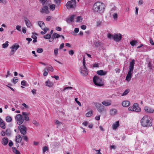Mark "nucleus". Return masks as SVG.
Returning <instances> with one entry per match:
<instances>
[{
    "label": "nucleus",
    "instance_id": "nucleus-1",
    "mask_svg": "<svg viewBox=\"0 0 154 154\" xmlns=\"http://www.w3.org/2000/svg\"><path fill=\"white\" fill-rule=\"evenodd\" d=\"M105 8V5L100 2H95L93 5V10L95 13L102 14L104 12Z\"/></svg>",
    "mask_w": 154,
    "mask_h": 154
},
{
    "label": "nucleus",
    "instance_id": "nucleus-2",
    "mask_svg": "<svg viewBox=\"0 0 154 154\" xmlns=\"http://www.w3.org/2000/svg\"><path fill=\"white\" fill-rule=\"evenodd\" d=\"M152 118L148 116H144L140 121L141 125L144 127H149L152 125Z\"/></svg>",
    "mask_w": 154,
    "mask_h": 154
},
{
    "label": "nucleus",
    "instance_id": "nucleus-3",
    "mask_svg": "<svg viewBox=\"0 0 154 154\" xmlns=\"http://www.w3.org/2000/svg\"><path fill=\"white\" fill-rule=\"evenodd\" d=\"M93 81L94 84L96 86H101L104 85L102 79L97 76L95 75L94 77Z\"/></svg>",
    "mask_w": 154,
    "mask_h": 154
},
{
    "label": "nucleus",
    "instance_id": "nucleus-4",
    "mask_svg": "<svg viewBox=\"0 0 154 154\" xmlns=\"http://www.w3.org/2000/svg\"><path fill=\"white\" fill-rule=\"evenodd\" d=\"M76 6V0H71L69 1L66 5V7L68 9H73Z\"/></svg>",
    "mask_w": 154,
    "mask_h": 154
},
{
    "label": "nucleus",
    "instance_id": "nucleus-5",
    "mask_svg": "<svg viewBox=\"0 0 154 154\" xmlns=\"http://www.w3.org/2000/svg\"><path fill=\"white\" fill-rule=\"evenodd\" d=\"M15 119L17 121V122L18 125H21L24 121L23 115L20 114L17 115L15 117Z\"/></svg>",
    "mask_w": 154,
    "mask_h": 154
},
{
    "label": "nucleus",
    "instance_id": "nucleus-6",
    "mask_svg": "<svg viewBox=\"0 0 154 154\" xmlns=\"http://www.w3.org/2000/svg\"><path fill=\"white\" fill-rule=\"evenodd\" d=\"M94 105L97 108V110L100 113H102L103 111H105L104 106L102 105L100 103H94Z\"/></svg>",
    "mask_w": 154,
    "mask_h": 154
},
{
    "label": "nucleus",
    "instance_id": "nucleus-7",
    "mask_svg": "<svg viewBox=\"0 0 154 154\" xmlns=\"http://www.w3.org/2000/svg\"><path fill=\"white\" fill-rule=\"evenodd\" d=\"M19 47V45L17 43H15L11 47V51L10 52V55L11 56L14 54V53Z\"/></svg>",
    "mask_w": 154,
    "mask_h": 154
},
{
    "label": "nucleus",
    "instance_id": "nucleus-8",
    "mask_svg": "<svg viewBox=\"0 0 154 154\" xmlns=\"http://www.w3.org/2000/svg\"><path fill=\"white\" fill-rule=\"evenodd\" d=\"M18 128L20 133L23 135H25L27 133V128L23 125H20L18 126Z\"/></svg>",
    "mask_w": 154,
    "mask_h": 154
},
{
    "label": "nucleus",
    "instance_id": "nucleus-9",
    "mask_svg": "<svg viewBox=\"0 0 154 154\" xmlns=\"http://www.w3.org/2000/svg\"><path fill=\"white\" fill-rule=\"evenodd\" d=\"M122 35L120 34H116L113 35V39L114 40L117 42L120 41L122 39Z\"/></svg>",
    "mask_w": 154,
    "mask_h": 154
},
{
    "label": "nucleus",
    "instance_id": "nucleus-10",
    "mask_svg": "<svg viewBox=\"0 0 154 154\" xmlns=\"http://www.w3.org/2000/svg\"><path fill=\"white\" fill-rule=\"evenodd\" d=\"M144 110L145 112L148 114L153 113L154 112V109L149 106L144 107Z\"/></svg>",
    "mask_w": 154,
    "mask_h": 154
},
{
    "label": "nucleus",
    "instance_id": "nucleus-11",
    "mask_svg": "<svg viewBox=\"0 0 154 154\" xmlns=\"http://www.w3.org/2000/svg\"><path fill=\"white\" fill-rule=\"evenodd\" d=\"M133 111L136 112H140L141 110L138 104L137 103H134L133 106Z\"/></svg>",
    "mask_w": 154,
    "mask_h": 154
},
{
    "label": "nucleus",
    "instance_id": "nucleus-12",
    "mask_svg": "<svg viewBox=\"0 0 154 154\" xmlns=\"http://www.w3.org/2000/svg\"><path fill=\"white\" fill-rule=\"evenodd\" d=\"M24 120L26 121H29L30 120L29 116V114L27 112H23L22 113Z\"/></svg>",
    "mask_w": 154,
    "mask_h": 154
},
{
    "label": "nucleus",
    "instance_id": "nucleus-13",
    "mask_svg": "<svg viewBox=\"0 0 154 154\" xmlns=\"http://www.w3.org/2000/svg\"><path fill=\"white\" fill-rule=\"evenodd\" d=\"M135 64V60L134 59L132 60L130 62L129 66V71L133 72L134 69V66Z\"/></svg>",
    "mask_w": 154,
    "mask_h": 154
},
{
    "label": "nucleus",
    "instance_id": "nucleus-14",
    "mask_svg": "<svg viewBox=\"0 0 154 154\" xmlns=\"http://www.w3.org/2000/svg\"><path fill=\"white\" fill-rule=\"evenodd\" d=\"M81 73L83 75H85L88 74V70L86 66H83L82 68L81 69Z\"/></svg>",
    "mask_w": 154,
    "mask_h": 154
},
{
    "label": "nucleus",
    "instance_id": "nucleus-15",
    "mask_svg": "<svg viewBox=\"0 0 154 154\" xmlns=\"http://www.w3.org/2000/svg\"><path fill=\"white\" fill-rule=\"evenodd\" d=\"M133 73V72L129 71L126 77V80L128 82H129L132 77V75Z\"/></svg>",
    "mask_w": 154,
    "mask_h": 154
},
{
    "label": "nucleus",
    "instance_id": "nucleus-16",
    "mask_svg": "<svg viewBox=\"0 0 154 154\" xmlns=\"http://www.w3.org/2000/svg\"><path fill=\"white\" fill-rule=\"evenodd\" d=\"M60 37L61 35H60L54 32L52 36L51 39L49 40V41L50 42H51L54 40V38H58Z\"/></svg>",
    "mask_w": 154,
    "mask_h": 154
},
{
    "label": "nucleus",
    "instance_id": "nucleus-17",
    "mask_svg": "<svg viewBox=\"0 0 154 154\" xmlns=\"http://www.w3.org/2000/svg\"><path fill=\"white\" fill-rule=\"evenodd\" d=\"M42 13H45L46 14H49V11H48V6H44L42 8V10L41 11Z\"/></svg>",
    "mask_w": 154,
    "mask_h": 154
},
{
    "label": "nucleus",
    "instance_id": "nucleus-18",
    "mask_svg": "<svg viewBox=\"0 0 154 154\" xmlns=\"http://www.w3.org/2000/svg\"><path fill=\"white\" fill-rule=\"evenodd\" d=\"M24 21L26 26L28 27H31L32 26L30 21L26 17L24 18Z\"/></svg>",
    "mask_w": 154,
    "mask_h": 154
},
{
    "label": "nucleus",
    "instance_id": "nucleus-19",
    "mask_svg": "<svg viewBox=\"0 0 154 154\" xmlns=\"http://www.w3.org/2000/svg\"><path fill=\"white\" fill-rule=\"evenodd\" d=\"M102 103L106 106H109L112 104V101L111 100H108V101H104L102 102Z\"/></svg>",
    "mask_w": 154,
    "mask_h": 154
},
{
    "label": "nucleus",
    "instance_id": "nucleus-20",
    "mask_svg": "<svg viewBox=\"0 0 154 154\" xmlns=\"http://www.w3.org/2000/svg\"><path fill=\"white\" fill-rule=\"evenodd\" d=\"M53 83L52 82H51L49 80L46 81L45 83V85L46 86H48L49 87H52L53 85Z\"/></svg>",
    "mask_w": 154,
    "mask_h": 154
},
{
    "label": "nucleus",
    "instance_id": "nucleus-21",
    "mask_svg": "<svg viewBox=\"0 0 154 154\" xmlns=\"http://www.w3.org/2000/svg\"><path fill=\"white\" fill-rule=\"evenodd\" d=\"M22 137L19 134H17L16 137L15 141L17 143H20L22 141Z\"/></svg>",
    "mask_w": 154,
    "mask_h": 154
},
{
    "label": "nucleus",
    "instance_id": "nucleus-22",
    "mask_svg": "<svg viewBox=\"0 0 154 154\" xmlns=\"http://www.w3.org/2000/svg\"><path fill=\"white\" fill-rule=\"evenodd\" d=\"M8 143V139L7 137H4L2 140V143L4 146L7 145Z\"/></svg>",
    "mask_w": 154,
    "mask_h": 154
},
{
    "label": "nucleus",
    "instance_id": "nucleus-23",
    "mask_svg": "<svg viewBox=\"0 0 154 154\" xmlns=\"http://www.w3.org/2000/svg\"><path fill=\"white\" fill-rule=\"evenodd\" d=\"M110 114L111 115H115L117 113V110L115 109H112L110 110Z\"/></svg>",
    "mask_w": 154,
    "mask_h": 154
},
{
    "label": "nucleus",
    "instance_id": "nucleus-24",
    "mask_svg": "<svg viewBox=\"0 0 154 154\" xmlns=\"http://www.w3.org/2000/svg\"><path fill=\"white\" fill-rule=\"evenodd\" d=\"M130 103L129 101H125L122 102V105L124 107H127L130 105Z\"/></svg>",
    "mask_w": 154,
    "mask_h": 154
},
{
    "label": "nucleus",
    "instance_id": "nucleus-25",
    "mask_svg": "<svg viewBox=\"0 0 154 154\" xmlns=\"http://www.w3.org/2000/svg\"><path fill=\"white\" fill-rule=\"evenodd\" d=\"M97 73L99 75H104L106 74V72H104L102 70H100L97 71Z\"/></svg>",
    "mask_w": 154,
    "mask_h": 154
},
{
    "label": "nucleus",
    "instance_id": "nucleus-26",
    "mask_svg": "<svg viewBox=\"0 0 154 154\" xmlns=\"http://www.w3.org/2000/svg\"><path fill=\"white\" fill-rule=\"evenodd\" d=\"M119 122L118 121L116 122L115 123L113 124L112 125V129L113 130H116L117 129V128L119 126Z\"/></svg>",
    "mask_w": 154,
    "mask_h": 154
},
{
    "label": "nucleus",
    "instance_id": "nucleus-27",
    "mask_svg": "<svg viewBox=\"0 0 154 154\" xmlns=\"http://www.w3.org/2000/svg\"><path fill=\"white\" fill-rule=\"evenodd\" d=\"M74 15L71 16L69 18L66 19V21L68 23L71 22L73 21L74 17H75Z\"/></svg>",
    "mask_w": 154,
    "mask_h": 154
},
{
    "label": "nucleus",
    "instance_id": "nucleus-28",
    "mask_svg": "<svg viewBox=\"0 0 154 154\" xmlns=\"http://www.w3.org/2000/svg\"><path fill=\"white\" fill-rule=\"evenodd\" d=\"M130 92V89H127L125 90L123 93L122 94V96H125Z\"/></svg>",
    "mask_w": 154,
    "mask_h": 154
},
{
    "label": "nucleus",
    "instance_id": "nucleus-29",
    "mask_svg": "<svg viewBox=\"0 0 154 154\" xmlns=\"http://www.w3.org/2000/svg\"><path fill=\"white\" fill-rule=\"evenodd\" d=\"M18 79H17V77H14L12 80L11 82L14 84H16L18 82Z\"/></svg>",
    "mask_w": 154,
    "mask_h": 154
},
{
    "label": "nucleus",
    "instance_id": "nucleus-30",
    "mask_svg": "<svg viewBox=\"0 0 154 154\" xmlns=\"http://www.w3.org/2000/svg\"><path fill=\"white\" fill-rule=\"evenodd\" d=\"M9 42L8 41L5 42V43H4L2 44V46L3 48H7L8 46Z\"/></svg>",
    "mask_w": 154,
    "mask_h": 154
},
{
    "label": "nucleus",
    "instance_id": "nucleus-31",
    "mask_svg": "<svg viewBox=\"0 0 154 154\" xmlns=\"http://www.w3.org/2000/svg\"><path fill=\"white\" fill-rule=\"evenodd\" d=\"M93 114V112L92 111H90L88 112L86 114V116L87 117H89L91 116Z\"/></svg>",
    "mask_w": 154,
    "mask_h": 154
},
{
    "label": "nucleus",
    "instance_id": "nucleus-32",
    "mask_svg": "<svg viewBox=\"0 0 154 154\" xmlns=\"http://www.w3.org/2000/svg\"><path fill=\"white\" fill-rule=\"evenodd\" d=\"M44 72L43 73V75L44 76H46L48 74V69L47 68H45L44 69Z\"/></svg>",
    "mask_w": 154,
    "mask_h": 154
},
{
    "label": "nucleus",
    "instance_id": "nucleus-33",
    "mask_svg": "<svg viewBox=\"0 0 154 154\" xmlns=\"http://www.w3.org/2000/svg\"><path fill=\"white\" fill-rule=\"evenodd\" d=\"M49 149L48 148L47 146H44L43 148V152L44 153H45L46 151H48Z\"/></svg>",
    "mask_w": 154,
    "mask_h": 154
},
{
    "label": "nucleus",
    "instance_id": "nucleus-34",
    "mask_svg": "<svg viewBox=\"0 0 154 154\" xmlns=\"http://www.w3.org/2000/svg\"><path fill=\"white\" fill-rule=\"evenodd\" d=\"M137 41L135 40H133L132 41L130 42V44L131 46H134L135 44L137 43Z\"/></svg>",
    "mask_w": 154,
    "mask_h": 154
},
{
    "label": "nucleus",
    "instance_id": "nucleus-35",
    "mask_svg": "<svg viewBox=\"0 0 154 154\" xmlns=\"http://www.w3.org/2000/svg\"><path fill=\"white\" fill-rule=\"evenodd\" d=\"M51 35L50 34H48L44 36V38L46 39H50L51 38Z\"/></svg>",
    "mask_w": 154,
    "mask_h": 154
},
{
    "label": "nucleus",
    "instance_id": "nucleus-36",
    "mask_svg": "<svg viewBox=\"0 0 154 154\" xmlns=\"http://www.w3.org/2000/svg\"><path fill=\"white\" fill-rule=\"evenodd\" d=\"M12 118L10 116H7L6 117V121L7 122H10L12 121Z\"/></svg>",
    "mask_w": 154,
    "mask_h": 154
},
{
    "label": "nucleus",
    "instance_id": "nucleus-37",
    "mask_svg": "<svg viewBox=\"0 0 154 154\" xmlns=\"http://www.w3.org/2000/svg\"><path fill=\"white\" fill-rule=\"evenodd\" d=\"M101 45V42L99 41L96 42H95V45L97 47H98Z\"/></svg>",
    "mask_w": 154,
    "mask_h": 154
},
{
    "label": "nucleus",
    "instance_id": "nucleus-38",
    "mask_svg": "<svg viewBox=\"0 0 154 154\" xmlns=\"http://www.w3.org/2000/svg\"><path fill=\"white\" fill-rule=\"evenodd\" d=\"M32 123L37 127L39 125V123L35 120H33L32 121Z\"/></svg>",
    "mask_w": 154,
    "mask_h": 154
},
{
    "label": "nucleus",
    "instance_id": "nucleus-39",
    "mask_svg": "<svg viewBox=\"0 0 154 154\" xmlns=\"http://www.w3.org/2000/svg\"><path fill=\"white\" fill-rule=\"evenodd\" d=\"M0 125L2 128L5 129V124L4 122H1V123L0 124Z\"/></svg>",
    "mask_w": 154,
    "mask_h": 154
},
{
    "label": "nucleus",
    "instance_id": "nucleus-40",
    "mask_svg": "<svg viewBox=\"0 0 154 154\" xmlns=\"http://www.w3.org/2000/svg\"><path fill=\"white\" fill-rule=\"evenodd\" d=\"M58 48H56L54 49V55L56 56H57L58 54Z\"/></svg>",
    "mask_w": 154,
    "mask_h": 154
},
{
    "label": "nucleus",
    "instance_id": "nucleus-41",
    "mask_svg": "<svg viewBox=\"0 0 154 154\" xmlns=\"http://www.w3.org/2000/svg\"><path fill=\"white\" fill-rule=\"evenodd\" d=\"M82 20V18H81V16H79L77 17V20L76 21L77 22H78L80 21L81 22Z\"/></svg>",
    "mask_w": 154,
    "mask_h": 154
},
{
    "label": "nucleus",
    "instance_id": "nucleus-42",
    "mask_svg": "<svg viewBox=\"0 0 154 154\" xmlns=\"http://www.w3.org/2000/svg\"><path fill=\"white\" fill-rule=\"evenodd\" d=\"M37 51L38 53H42L43 51V49L42 48H38L37 49Z\"/></svg>",
    "mask_w": 154,
    "mask_h": 154
},
{
    "label": "nucleus",
    "instance_id": "nucleus-43",
    "mask_svg": "<svg viewBox=\"0 0 154 154\" xmlns=\"http://www.w3.org/2000/svg\"><path fill=\"white\" fill-rule=\"evenodd\" d=\"M50 7L51 10L52 11L54 10L55 9V6L54 4L51 5Z\"/></svg>",
    "mask_w": 154,
    "mask_h": 154
},
{
    "label": "nucleus",
    "instance_id": "nucleus-44",
    "mask_svg": "<svg viewBox=\"0 0 154 154\" xmlns=\"http://www.w3.org/2000/svg\"><path fill=\"white\" fill-rule=\"evenodd\" d=\"M38 24L40 27L42 26H44V25H45L44 23L42 21H39L38 22Z\"/></svg>",
    "mask_w": 154,
    "mask_h": 154
},
{
    "label": "nucleus",
    "instance_id": "nucleus-45",
    "mask_svg": "<svg viewBox=\"0 0 154 154\" xmlns=\"http://www.w3.org/2000/svg\"><path fill=\"white\" fill-rule=\"evenodd\" d=\"M5 134L8 135H10L11 134V131L9 129H7L6 130Z\"/></svg>",
    "mask_w": 154,
    "mask_h": 154
},
{
    "label": "nucleus",
    "instance_id": "nucleus-46",
    "mask_svg": "<svg viewBox=\"0 0 154 154\" xmlns=\"http://www.w3.org/2000/svg\"><path fill=\"white\" fill-rule=\"evenodd\" d=\"M26 142H28V138L27 136H23L22 137V138Z\"/></svg>",
    "mask_w": 154,
    "mask_h": 154
},
{
    "label": "nucleus",
    "instance_id": "nucleus-47",
    "mask_svg": "<svg viewBox=\"0 0 154 154\" xmlns=\"http://www.w3.org/2000/svg\"><path fill=\"white\" fill-rule=\"evenodd\" d=\"M47 69H48V71L49 70L52 72H53L54 71V69L53 67L51 65H50Z\"/></svg>",
    "mask_w": 154,
    "mask_h": 154
},
{
    "label": "nucleus",
    "instance_id": "nucleus-48",
    "mask_svg": "<svg viewBox=\"0 0 154 154\" xmlns=\"http://www.w3.org/2000/svg\"><path fill=\"white\" fill-rule=\"evenodd\" d=\"M113 17L114 20H116L118 18V15L116 13H115L113 15Z\"/></svg>",
    "mask_w": 154,
    "mask_h": 154
},
{
    "label": "nucleus",
    "instance_id": "nucleus-49",
    "mask_svg": "<svg viewBox=\"0 0 154 154\" xmlns=\"http://www.w3.org/2000/svg\"><path fill=\"white\" fill-rule=\"evenodd\" d=\"M75 100L76 102V103L78 104V105L80 106H81V104L80 103L79 101L78 100L77 98H76L75 99Z\"/></svg>",
    "mask_w": 154,
    "mask_h": 154
},
{
    "label": "nucleus",
    "instance_id": "nucleus-50",
    "mask_svg": "<svg viewBox=\"0 0 154 154\" xmlns=\"http://www.w3.org/2000/svg\"><path fill=\"white\" fill-rule=\"evenodd\" d=\"M54 2L57 5H59L60 3L61 0H54Z\"/></svg>",
    "mask_w": 154,
    "mask_h": 154
},
{
    "label": "nucleus",
    "instance_id": "nucleus-51",
    "mask_svg": "<svg viewBox=\"0 0 154 154\" xmlns=\"http://www.w3.org/2000/svg\"><path fill=\"white\" fill-rule=\"evenodd\" d=\"M9 85H12L10 83H9L8 84V85H7L6 86L7 87H8L12 91H14V89L13 88H11V86H10Z\"/></svg>",
    "mask_w": 154,
    "mask_h": 154
},
{
    "label": "nucleus",
    "instance_id": "nucleus-52",
    "mask_svg": "<svg viewBox=\"0 0 154 154\" xmlns=\"http://www.w3.org/2000/svg\"><path fill=\"white\" fill-rule=\"evenodd\" d=\"M74 53V51L73 50H70L69 51V54L71 55H72Z\"/></svg>",
    "mask_w": 154,
    "mask_h": 154
},
{
    "label": "nucleus",
    "instance_id": "nucleus-53",
    "mask_svg": "<svg viewBox=\"0 0 154 154\" xmlns=\"http://www.w3.org/2000/svg\"><path fill=\"white\" fill-rule=\"evenodd\" d=\"M107 36L108 38L109 39L113 38V36L109 33H108Z\"/></svg>",
    "mask_w": 154,
    "mask_h": 154
},
{
    "label": "nucleus",
    "instance_id": "nucleus-54",
    "mask_svg": "<svg viewBox=\"0 0 154 154\" xmlns=\"http://www.w3.org/2000/svg\"><path fill=\"white\" fill-rule=\"evenodd\" d=\"M72 89V88L71 87H67L64 88L63 90V91H64L66 89Z\"/></svg>",
    "mask_w": 154,
    "mask_h": 154
},
{
    "label": "nucleus",
    "instance_id": "nucleus-55",
    "mask_svg": "<svg viewBox=\"0 0 154 154\" xmlns=\"http://www.w3.org/2000/svg\"><path fill=\"white\" fill-rule=\"evenodd\" d=\"M41 28H42V30H48V29L47 28H46L45 27V25H44V26H40Z\"/></svg>",
    "mask_w": 154,
    "mask_h": 154
},
{
    "label": "nucleus",
    "instance_id": "nucleus-56",
    "mask_svg": "<svg viewBox=\"0 0 154 154\" xmlns=\"http://www.w3.org/2000/svg\"><path fill=\"white\" fill-rule=\"evenodd\" d=\"M13 145V143L12 141L10 140L8 143V145L10 147H11Z\"/></svg>",
    "mask_w": 154,
    "mask_h": 154
},
{
    "label": "nucleus",
    "instance_id": "nucleus-57",
    "mask_svg": "<svg viewBox=\"0 0 154 154\" xmlns=\"http://www.w3.org/2000/svg\"><path fill=\"white\" fill-rule=\"evenodd\" d=\"M21 26H19V25H17L16 26V29L19 31H21Z\"/></svg>",
    "mask_w": 154,
    "mask_h": 154
},
{
    "label": "nucleus",
    "instance_id": "nucleus-58",
    "mask_svg": "<svg viewBox=\"0 0 154 154\" xmlns=\"http://www.w3.org/2000/svg\"><path fill=\"white\" fill-rule=\"evenodd\" d=\"M26 81L23 80L21 82V85L23 86H26Z\"/></svg>",
    "mask_w": 154,
    "mask_h": 154
},
{
    "label": "nucleus",
    "instance_id": "nucleus-59",
    "mask_svg": "<svg viewBox=\"0 0 154 154\" xmlns=\"http://www.w3.org/2000/svg\"><path fill=\"white\" fill-rule=\"evenodd\" d=\"M43 30L44 31V32L41 31V34L42 35H44V34H45L47 32V30H48L45 29V30Z\"/></svg>",
    "mask_w": 154,
    "mask_h": 154
},
{
    "label": "nucleus",
    "instance_id": "nucleus-60",
    "mask_svg": "<svg viewBox=\"0 0 154 154\" xmlns=\"http://www.w3.org/2000/svg\"><path fill=\"white\" fill-rule=\"evenodd\" d=\"M52 78H54L55 79L57 80H58L59 79V76L58 75H54L53 76L51 77Z\"/></svg>",
    "mask_w": 154,
    "mask_h": 154
},
{
    "label": "nucleus",
    "instance_id": "nucleus-61",
    "mask_svg": "<svg viewBox=\"0 0 154 154\" xmlns=\"http://www.w3.org/2000/svg\"><path fill=\"white\" fill-rule=\"evenodd\" d=\"M151 45H154V42L151 38H150L149 39Z\"/></svg>",
    "mask_w": 154,
    "mask_h": 154
},
{
    "label": "nucleus",
    "instance_id": "nucleus-62",
    "mask_svg": "<svg viewBox=\"0 0 154 154\" xmlns=\"http://www.w3.org/2000/svg\"><path fill=\"white\" fill-rule=\"evenodd\" d=\"M55 124H57V125H60V124H61V122H60L58 120H56L55 121Z\"/></svg>",
    "mask_w": 154,
    "mask_h": 154
},
{
    "label": "nucleus",
    "instance_id": "nucleus-63",
    "mask_svg": "<svg viewBox=\"0 0 154 154\" xmlns=\"http://www.w3.org/2000/svg\"><path fill=\"white\" fill-rule=\"evenodd\" d=\"M56 29L57 31H60L61 30V28L59 26H57L56 27Z\"/></svg>",
    "mask_w": 154,
    "mask_h": 154
},
{
    "label": "nucleus",
    "instance_id": "nucleus-64",
    "mask_svg": "<svg viewBox=\"0 0 154 154\" xmlns=\"http://www.w3.org/2000/svg\"><path fill=\"white\" fill-rule=\"evenodd\" d=\"M81 28L82 29L85 30V29H86V26L85 25H82V26H81Z\"/></svg>",
    "mask_w": 154,
    "mask_h": 154
}]
</instances>
